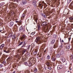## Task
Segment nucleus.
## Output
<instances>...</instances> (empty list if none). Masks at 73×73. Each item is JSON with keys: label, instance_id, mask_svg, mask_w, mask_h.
Listing matches in <instances>:
<instances>
[{"label": "nucleus", "instance_id": "nucleus-1", "mask_svg": "<svg viewBox=\"0 0 73 73\" xmlns=\"http://www.w3.org/2000/svg\"><path fill=\"white\" fill-rule=\"evenodd\" d=\"M41 38L40 37L37 36L36 37L35 41L38 44H41Z\"/></svg>", "mask_w": 73, "mask_h": 73}, {"label": "nucleus", "instance_id": "nucleus-2", "mask_svg": "<svg viewBox=\"0 0 73 73\" xmlns=\"http://www.w3.org/2000/svg\"><path fill=\"white\" fill-rule=\"evenodd\" d=\"M55 54L54 53H52V56L51 57V60L52 61H56V57L54 55Z\"/></svg>", "mask_w": 73, "mask_h": 73}, {"label": "nucleus", "instance_id": "nucleus-3", "mask_svg": "<svg viewBox=\"0 0 73 73\" xmlns=\"http://www.w3.org/2000/svg\"><path fill=\"white\" fill-rule=\"evenodd\" d=\"M25 41H23L21 42L19 44V46H20V45H22L21 46V47L22 48H23L24 46H25Z\"/></svg>", "mask_w": 73, "mask_h": 73}, {"label": "nucleus", "instance_id": "nucleus-4", "mask_svg": "<svg viewBox=\"0 0 73 73\" xmlns=\"http://www.w3.org/2000/svg\"><path fill=\"white\" fill-rule=\"evenodd\" d=\"M63 68V66L62 65H58L57 66V69L58 70H60V69H61L62 68Z\"/></svg>", "mask_w": 73, "mask_h": 73}, {"label": "nucleus", "instance_id": "nucleus-5", "mask_svg": "<svg viewBox=\"0 0 73 73\" xmlns=\"http://www.w3.org/2000/svg\"><path fill=\"white\" fill-rule=\"evenodd\" d=\"M19 31L20 32H24V29H23V27L21 26L20 27L19 29Z\"/></svg>", "mask_w": 73, "mask_h": 73}, {"label": "nucleus", "instance_id": "nucleus-6", "mask_svg": "<svg viewBox=\"0 0 73 73\" xmlns=\"http://www.w3.org/2000/svg\"><path fill=\"white\" fill-rule=\"evenodd\" d=\"M15 22L16 23H18V25H21L22 22L21 21H16Z\"/></svg>", "mask_w": 73, "mask_h": 73}, {"label": "nucleus", "instance_id": "nucleus-7", "mask_svg": "<svg viewBox=\"0 0 73 73\" xmlns=\"http://www.w3.org/2000/svg\"><path fill=\"white\" fill-rule=\"evenodd\" d=\"M26 4H27V1L25 0H23L21 3V4L22 5H24Z\"/></svg>", "mask_w": 73, "mask_h": 73}, {"label": "nucleus", "instance_id": "nucleus-8", "mask_svg": "<svg viewBox=\"0 0 73 73\" xmlns=\"http://www.w3.org/2000/svg\"><path fill=\"white\" fill-rule=\"evenodd\" d=\"M37 29L38 30V31H39L40 29V24H38L37 25Z\"/></svg>", "mask_w": 73, "mask_h": 73}, {"label": "nucleus", "instance_id": "nucleus-9", "mask_svg": "<svg viewBox=\"0 0 73 73\" xmlns=\"http://www.w3.org/2000/svg\"><path fill=\"white\" fill-rule=\"evenodd\" d=\"M11 59H12V58L11 57H9L7 59V62L8 64L9 63L8 62H9L10 61Z\"/></svg>", "mask_w": 73, "mask_h": 73}, {"label": "nucleus", "instance_id": "nucleus-10", "mask_svg": "<svg viewBox=\"0 0 73 73\" xmlns=\"http://www.w3.org/2000/svg\"><path fill=\"white\" fill-rule=\"evenodd\" d=\"M69 19L70 20V21L72 23L73 22V17H71L69 18Z\"/></svg>", "mask_w": 73, "mask_h": 73}, {"label": "nucleus", "instance_id": "nucleus-11", "mask_svg": "<svg viewBox=\"0 0 73 73\" xmlns=\"http://www.w3.org/2000/svg\"><path fill=\"white\" fill-rule=\"evenodd\" d=\"M70 6L72 9H73V2H72V3L70 4Z\"/></svg>", "mask_w": 73, "mask_h": 73}, {"label": "nucleus", "instance_id": "nucleus-12", "mask_svg": "<svg viewBox=\"0 0 73 73\" xmlns=\"http://www.w3.org/2000/svg\"><path fill=\"white\" fill-rule=\"evenodd\" d=\"M5 44H2L0 46V49H2L4 47Z\"/></svg>", "mask_w": 73, "mask_h": 73}, {"label": "nucleus", "instance_id": "nucleus-13", "mask_svg": "<svg viewBox=\"0 0 73 73\" xmlns=\"http://www.w3.org/2000/svg\"><path fill=\"white\" fill-rule=\"evenodd\" d=\"M36 0H34L32 2V4L33 5H35L36 7Z\"/></svg>", "mask_w": 73, "mask_h": 73}, {"label": "nucleus", "instance_id": "nucleus-14", "mask_svg": "<svg viewBox=\"0 0 73 73\" xmlns=\"http://www.w3.org/2000/svg\"><path fill=\"white\" fill-rule=\"evenodd\" d=\"M28 62L29 63L28 64V66H32V63H31L30 60H29Z\"/></svg>", "mask_w": 73, "mask_h": 73}, {"label": "nucleus", "instance_id": "nucleus-15", "mask_svg": "<svg viewBox=\"0 0 73 73\" xmlns=\"http://www.w3.org/2000/svg\"><path fill=\"white\" fill-rule=\"evenodd\" d=\"M38 6L39 7V8H40V9H42V8L43 5H42V4H41L39 3L38 4Z\"/></svg>", "mask_w": 73, "mask_h": 73}, {"label": "nucleus", "instance_id": "nucleus-16", "mask_svg": "<svg viewBox=\"0 0 73 73\" xmlns=\"http://www.w3.org/2000/svg\"><path fill=\"white\" fill-rule=\"evenodd\" d=\"M46 65L48 66L50 65V62H49L48 60H46Z\"/></svg>", "mask_w": 73, "mask_h": 73}, {"label": "nucleus", "instance_id": "nucleus-17", "mask_svg": "<svg viewBox=\"0 0 73 73\" xmlns=\"http://www.w3.org/2000/svg\"><path fill=\"white\" fill-rule=\"evenodd\" d=\"M0 32H1V33H4V29L1 28L0 29Z\"/></svg>", "mask_w": 73, "mask_h": 73}, {"label": "nucleus", "instance_id": "nucleus-18", "mask_svg": "<svg viewBox=\"0 0 73 73\" xmlns=\"http://www.w3.org/2000/svg\"><path fill=\"white\" fill-rule=\"evenodd\" d=\"M61 60L63 62H64L65 61V59L63 57H62L61 58Z\"/></svg>", "mask_w": 73, "mask_h": 73}, {"label": "nucleus", "instance_id": "nucleus-19", "mask_svg": "<svg viewBox=\"0 0 73 73\" xmlns=\"http://www.w3.org/2000/svg\"><path fill=\"white\" fill-rule=\"evenodd\" d=\"M38 50L37 49H36L35 50V51L34 52V55H36L37 54V53Z\"/></svg>", "mask_w": 73, "mask_h": 73}, {"label": "nucleus", "instance_id": "nucleus-20", "mask_svg": "<svg viewBox=\"0 0 73 73\" xmlns=\"http://www.w3.org/2000/svg\"><path fill=\"white\" fill-rule=\"evenodd\" d=\"M25 35H23L21 37L20 39L21 40H23V39H25Z\"/></svg>", "mask_w": 73, "mask_h": 73}, {"label": "nucleus", "instance_id": "nucleus-21", "mask_svg": "<svg viewBox=\"0 0 73 73\" xmlns=\"http://www.w3.org/2000/svg\"><path fill=\"white\" fill-rule=\"evenodd\" d=\"M58 47V44L57 43L55 44V45H54L53 48L56 49V48Z\"/></svg>", "mask_w": 73, "mask_h": 73}, {"label": "nucleus", "instance_id": "nucleus-22", "mask_svg": "<svg viewBox=\"0 0 73 73\" xmlns=\"http://www.w3.org/2000/svg\"><path fill=\"white\" fill-rule=\"evenodd\" d=\"M4 52H5L6 53H9V51H10V50H9L8 49V50H7H7H3Z\"/></svg>", "mask_w": 73, "mask_h": 73}, {"label": "nucleus", "instance_id": "nucleus-23", "mask_svg": "<svg viewBox=\"0 0 73 73\" xmlns=\"http://www.w3.org/2000/svg\"><path fill=\"white\" fill-rule=\"evenodd\" d=\"M41 15L42 16H43V17H44V18H46V14L45 13H42Z\"/></svg>", "mask_w": 73, "mask_h": 73}, {"label": "nucleus", "instance_id": "nucleus-24", "mask_svg": "<svg viewBox=\"0 0 73 73\" xmlns=\"http://www.w3.org/2000/svg\"><path fill=\"white\" fill-rule=\"evenodd\" d=\"M17 38L16 37V35H14L12 36V38L13 39H16Z\"/></svg>", "mask_w": 73, "mask_h": 73}, {"label": "nucleus", "instance_id": "nucleus-25", "mask_svg": "<svg viewBox=\"0 0 73 73\" xmlns=\"http://www.w3.org/2000/svg\"><path fill=\"white\" fill-rule=\"evenodd\" d=\"M34 73H37V68H34Z\"/></svg>", "mask_w": 73, "mask_h": 73}, {"label": "nucleus", "instance_id": "nucleus-26", "mask_svg": "<svg viewBox=\"0 0 73 73\" xmlns=\"http://www.w3.org/2000/svg\"><path fill=\"white\" fill-rule=\"evenodd\" d=\"M70 45H69V44H68L66 46L67 49H70Z\"/></svg>", "mask_w": 73, "mask_h": 73}, {"label": "nucleus", "instance_id": "nucleus-27", "mask_svg": "<svg viewBox=\"0 0 73 73\" xmlns=\"http://www.w3.org/2000/svg\"><path fill=\"white\" fill-rule=\"evenodd\" d=\"M14 24V23H13V22H11L10 23V27H12L13 25Z\"/></svg>", "mask_w": 73, "mask_h": 73}, {"label": "nucleus", "instance_id": "nucleus-28", "mask_svg": "<svg viewBox=\"0 0 73 73\" xmlns=\"http://www.w3.org/2000/svg\"><path fill=\"white\" fill-rule=\"evenodd\" d=\"M55 42V40L53 39L52 41L51 42V44H53V43H54Z\"/></svg>", "mask_w": 73, "mask_h": 73}, {"label": "nucleus", "instance_id": "nucleus-29", "mask_svg": "<svg viewBox=\"0 0 73 73\" xmlns=\"http://www.w3.org/2000/svg\"><path fill=\"white\" fill-rule=\"evenodd\" d=\"M25 16V15L24 14H23L22 15V16L21 17V18L22 19H24V18Z\"/></svg>", "mask_w": 73, "mask_h": 73}, {"label": "nucleus", "instance_id": "nucleus-30", "mask_svg": "<svg viewBox=\"0 0 73 73\" xmlns=\"http://www.w3.org/2000/svg\"><path fill=\"white\" fill-rule=\"evenodd\" d=\"M29 63V62H27L25 63V64L26 66H28V63Z\"/></svg>", "mask_w": 73, "mask_h": 73}, {"label": "nucleus", "instance_id": "nucleus-31", "mask_svg": "<svg viewBox=\"0 0 73 73\" xmlns=\"http://www.w3.org/2000/svg\"><path fill=\"white\" fill-rule=\"evenodd\" d=\"M26 52V49H24L22 51V54H24L25 52Z\"/></svg>", "mask_w": 73, "mask_h": 73}, {"label": "nucleus", "instance_id": "nucleus-32", "mask_svg": "<svg viewBox=\"0 0 73 73\" xmlns=\"http://www.w3.org/2000/svg\"><path fill=\"white\" fill-rule=\"evenodd\" d=\"M50 57L49 55H48L47 57V59H48V60H49V59H50Z\"/></svg>", "mask_w": 73, "mask_h": 73}, {"label": "nucleus", "instance_id": "nucleus-33", "mask_svg": "<svg viewBox=\"0 0 73 73\" xmlns=\"http://www.w3.org/2000/svg\"><path fill=\"white\" fill-rule=\"evenodd\" d=\"M56 57L57 58H59V57H60V54H57Z\"/></svg>", "mask_w": 73, "mask_h": 73}, {"label": "nucleus", "instance_id": "nucleus-34", "mask_svg": "<svg viewBox=\"0 0 73 73\" xmlns=\"http://www.w3.org/2000/svg\"><path fill=\"white\" fill-rule=\"evenodd\" d=\"M53 37L56 38L57 37V35H54L53 36Z\"/></svg>", "mask_w": 73, "mask_h": 73}, {"label": "nucleus", "instance_id": "nucleus-35", "mask_svg": "<svg viewBox=\"0 0 73 73\" xmlns=\"http://www.w3.org/2000/svg\"><path fill=\"white\" fill-rule=\"evenodd\" d=\"M38 20V18H36L35 19V22L36 23H37V20Z\"/></svg>", "mask_w": 73, "mask_h": 73}, {"label": "nucleus", "instance_id": "nucleus-36", "mask_svg": "<svg viewBox=\"0 0 73 73\" xmlns=\"http://www.w3.org/2000/svg\"><path fill=\"white\" fill-rule=\"evenodd\" d=\"M48 68L49 70H51L52 69V68L50 67V66H48Z\"/></svg>", "mask_w": 73, "mask_h": 73}, {"label": "nucleus", "instance_id": "nucleus-37", "mask_svg": "<svg viewBox=\"0 0 73 73\" xmlns=\"http://www.w3.org/2000/svg\"><path fill=\"white\" fill-rule=\"evenodd\" d=\"M3 64H4V65H5V64H6V62L5 61H4L3 62Z\"/></svg>", "mask_w": 73, "mask_h": 73}, {"label": "nucleus", "instance_id": "nucleus-38", "mask_svg": "<svg viewBox=\"0 0 73 73\" xmlns=\"http://www.w3.org/2000/svg\"><path fill=\"white\" fill-rule=\"evenodd\" d=\"M70 58L71 60L73 59V54L71 56Z\"/></svg>", "mask_w": 73, "mask_h": 73}, {"label": "nucleus", "instance_id": "nucleus-39", "mask_svg": "<svg viewBox=\"0 0 73 73\" xmlns=\"http://www.w3.org/2000/svg\"><path fill=\"white\" fill-rule=\"evenodd\" d=\"M72 0H68V3H70V1H72Z\"/></svg>", "mask_w": 73, "mask_h": 73}, {"label": "nucleus", "instance_id": "nucleus-40", "mask_svg": "<svg viewBox=\"0 0 73 73\" xmlns=\"http://www.w3.org/2000/svg\"><path fill=\"white\" fill-rule=\"evenodd\" d=\"M3 65L0 64V68H1L2 67H3Z\"/></svg>", "mask_w": 73, "mask_h": 73}, {"label": "nucleus", "instance_id": "nucleus-41", "mask_svg": "<svg viewBox=\"0 0 73 73\" xmlns=\"http://www.w3.org/2000/svg\"><path fill=\"white\" fill-rule=\"evenodd\" d=\"M31 35H35V32H33L31 33Z\"/></svg>", "mask_w": 73, "mask_h": 73}, {"label": "nucleus", "instance_id": "nucleus-42", "mask_svg": "<svg viewBox=\"0 0 73 73\" xmlns=\"http://www.w3.org/2000/svg\"><path fill=\"white\" fill-rule=\"evenodd\" d=\"M26 29H27V31H28V30H29V28H26Z\"/></svg>", "mask_w": 73, "mask_h": 73}, {"label": "nucleus", "instance_id": "nucleus-43", "mask_svg": "<svg viewBox=\"0 0 73 73\" xmlns=\"http://www.w3.org/2000/svg\"><path fill=\"white\" fill-rule=\"evenodd\" d=\"M63 46V44H61L60 45L61 48H62Z\"/></svg>", "mask_w": 73, "mask_h": 73}, {"label": "nucleus", "instance_id": "nucleus-44", "mask_svg": "<svg viewBox=\"0 0 73 73\" xmlns=\"http://www.w3.org/2000/svg\"><path fill=\"white\" fill-rule=\"evenodd\" d=\"M64 53V52L62 51L61 52V54H63Z\"/></svg>", "mask_w": 73, "mask_h": 73}, {"label": "nucleus", "instance_id": "nucleus-45", "mask_svg": "<svg viewBox=\"0 0 73 73\" xmlns=\"http://www.w3.org/2000/svg\"><path fill=\"white\" fill-rule=\"evenodd\" d=\"M27 56H28V57H29V56H30V54H27Z\"/></svg>", "mask_w": 73, "mask_h": 73}, {"label": "nucleus", "instance_id": "nucleus-46", "mask_svg": "<svg viewBox=\"0 0 73 73\" xmlns=\"http://www.w3.org/2000/svg\"><path fill=\"white\" fill-rule=\"evenodd\" d=\"M68 64V62H66L65 63V65H67Z\"/></svg>", "mask_w": 73, "mask_h": 73}, {"label": "nucleus", "instance_id": "nucleus-47", "mask_svg": "<svg viewBox=\"0 0 73 73\" xmlns=\"http://www.w3.org/2000/svg\"><path fill=\"white\" fill-rule=\"evenodd\" d=\"M70 70H72V68L70 67L69 68Z\"/></svg>", "mask_w": 73, "mask_h": 73}, {"label": "nucleus", "instance_id": "nucleus-48", "mask_svg": "<svg viewBox=\"0 0 73 73\" xmlns=\"http://www.w3.org/2000/svg\"><path fill=\"white\" fill-rule=\"evenodd\" d=\"M40 60H43V58H40Z\"/></svg>", "mask_w": 73, "mask_h": 73}, {"label": "nucleus", "instance_id": "nucleus-49", "mask_svg": "<svg viewBox=\"0 0 73 73\" xmlns=\"http://www.w3.org/2000/svg\"><path fill=\"white\" fill-rule=\"evenodd\" d=\"M68 41H70V38H68Z\"/></svg>", "mask_w": 73, "mask_h": 73}, {"label": "nucleus", "instance_id": "nucleus-50", "mask_svg": "<svg viewBox=\"0 0 73 73\" xmlns=\"http://www.w3.org/2000/svg\"><path fill=\"white\" fill-rule=\"evenodd\" d=\"M39 57H41V55H39Z\"/></svg>", "mask_w": 73, "mask_h": 73}, {"label": "nucleus", "instance_id": "nucleus-51", "mask_svg": "<svg viewBox=\"0 0 73 73\" xmlns=\"http://www.w3.org/2000/svg\"><path fill=\"white\" fill-rule=\"evenodd\" d=\"M13 73H16V71H14L13 72Z\"/></svg>", "mask_w": 73, "mask_h": 73}, {"label": "nucleus", "instance_id": "nucleus-52", "mask_svg": "<svg viewBox=\"0 0 73 73\" xmlns=\"http://www.w3.org/2000/svg\"><path fill=\"white\" fill-rule=\"evenodd\" d=\"M1 54H2V52H0V55H1Z\"/></svg>", "mask_w": 73, "mask_h": 73}, {"label": "nucleus", "instance_id": "nucleus-53", "mask_svg": "<svg viewBox=\"0 0 73 73\" xmlns=\"http://www.w3.org/2000/svg\"><path fill=\"white\" fill-rule=\"evenodd\" d=\"M46 52V50H44V53H45V52Z\"/></svg>", "mask_w": 73, "mask_h": 73}, {"label": "nucleus", "instance_id": "nucleus-54", "mask_svg": "<svg viewBox=\"0 0 73 73\" xmlns=\"http://www.w3.org/2000/svg\"><path fill=\"white\" fill-rule=\"evenodd\" d=\"M62 42H64V40H62Z\"/></svg>", "mask_w": 73, "mask_h": 73}, {"label": "nucleus", "instance_id": "nucleus-55", "mask_svg": "<svg viewBox=\"0 0 73 73\" xmlns=\"http://www.w3.org/2000/svg\"><path fill=\"white\" fill-rule=\"evenodd\" d=\"M71 25H73V24H71Z\"/></svg>", "mask_w": 73, "mask_h": 73}, {"label": "nucleus", "instance_id": "nucleus-56", "mask_svg": "<svg viewBox=\"0 0 73 73\" xmlns=\"http://www.w3.org/2000/svg\"><path fill=\"white\" fill-rule=\"evenodd\" d=\"M69 72V71H68V72Z\"/></svg>", "mask_w": 73, "mask_h": 73}, {"label": "nucleus", "instance_id": "nucleus-57", "mask_svg": "<svg viewBox=\"0 0 73 73\" xmlns=\"http://www.w3.org/2000/svg\"><path fill=\"white\" fill-rule=\"evenodd\" d=\"M20 41H19V43H20Z\"/></svg>", "mask_w": 73, "mask_h": 73}, {"label": "nucleus", "instance_id": "nucleus-58", "mask_svg": "<svg viewBox=\"0 0 73 73\" xmlns=\"http://www.w3.org/2000/svg\"><path fill=\"white\" fill-rule=\"evenodd\" d=\"M71 50H72V49H71Z\"/></svg>", "mask_w": 73, "mask_h": 73}, {"label": "nucleus", "instance_id": "nucleus-59", "mask_svg": "<svg viewBox=\"0 0 73 73\" xmlns=\"http://www.w3.org/2000/svg\"><path fill=\"white\" fill-rule=\"evenodd\" d=\"M5 35H6V34H5Z\"/></svg>", "mask_w": 73, "mask_h": 73}]
</instances>
